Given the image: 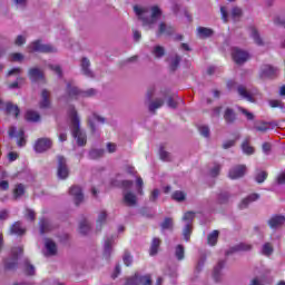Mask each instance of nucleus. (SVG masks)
Wrapping results in <instances>:
<instances>
[{
  "label": "nucleus",
  "mask_w": 285,
  "mask_h": 285,
  "mask_svg": "<svg viewBox=\"0 0 285 285\" xmlns=\"http://www.w3.org/2000/svg\"><path fill=\"white\" fill-rule=\"evenodd\" d=\"M134 12L138 17L139 21H141L144 28H148L149 30L155 28V24L159 19H161V8L159 6L148 7H139L134 6Z\"/></svg>",
  "instance_id": "f257e3e1"
},
{
  "label": "nucleus",
  "mask_w": 285,
  "mask_h": 285,
  "mask_svg": "<svg viewBox=\"0 0 285 285\" xmlns=\"http://www.w3.org/2000/svg\"><path fill=\"white\" fill-rule=\"evenodd\" d=\"M69 118L71 119V132L72 137L77 139L78 146H86L88 139L86 134L81 131L79 116L75 106H70L68 110Z\"/></svg>",
  "instance_id": "f03ea898"
},
{
  "label": "nucleus",
  "mask_w": 285,
  "mask_h": 285,
  "mask_svg": "<svg viewBox=\"0 0 285 285\" xmlns=\"http://www.w3.org/2000/svg\"><path fill=\"white\" fill-rule=\"evenodd\" d=\"M220 17L224 23H228L229 18L232 21L237 22L240 21L242 17H244V11L239 7H233L230 14H228V9L226 7H220Z\"/></svg>",
  "instance_id": "7ed1b4c3"
},
{
  "label": "nucleus",
  "mask_w": 285,
  "mask_h": 285,
  "mask_svg": "<svg viewBox=\"0 0 285 285\" xmlns=\"http://www.w3.org/2000/svg\"><path fill=\"white\" fill-rule=\"evenodd\" d=\"M29 52H40L43 55H51L57 52V49L52 45L42 43L41 40H36L29 45Z\"/></svg>",
  "instance_id": "20e7f679"
},
{
  "label": "nucleus",
  "mask_w": 285,
  "mask_h": 285,
  "mask_svg": "<svg viewBox=\"0 0 285 285\" xmlns=\"http://www.w3.org/2000/svg\"><path fill=\"white\" fill-rule=\"evenodd\" d=\"M12 258L4 261L6 271H16L19 266V255H23V247H13L11 249Z\"/></svg>",
  "instance_id": "39448f33"
},
{
  "label": "nucleus",
  "mask_w": 285,
  "mask_h": 285,
  "mask_svg": "<svg viewBox=\"0 0 285 285\" xmlns=\"http://www.w3.org/2000/svg\"><path fill=\"white\" fill-rule=\"evenodd\" d=\"M232 59L237 63V66H242V63H246V61L250 59V55H248L247 51L234 47L232 49Z\"/></svg>",
  "instance_id": "423d86ee"
},
{
  "label": "nucleus",
  "mask_w": 285,
  "mask_h": 285,
  "mask_svg": "<svg viewBox=\"0 0 285 285\" xmlns=\"http://www.w3.org/2000/svg\"><path fill=\"white\" fill-rule=\"evenodd\" d=\"M153 285V277L150 274H147L145 276H138L135 274L132 277L128 278L125 283V285Z\"/></svg>",
  "instance_id": "0eeeda50"
},
{
  "label": "nucleus",
  "mask_w": 285,
  "mask_h": 285,
  "mask_svg": "<svg viewBox=\"0 0 285 285\" xmlns=\"http://www.w3.org/2000/svg\"><path fill=\"white\" fill-rule=\"evenodd\" d=\"M50 148H52V140L50 138H38L33 146V150L37 153H46Z\"/></svg>",
  "instance_id": "6e6552de"
},
{
  "label": "nucleus",
  "mask_w": 285,
  "mask_h": 285,
  "mask_svg": "<svg viewBox=\"0 0 285 285\" xmlns=\"http://www.w3.org/2000/svg\"><path fill=\"white\" fill-rule=\"evenodd\" d=\"M70 171L68 170V165H66V157L58 156V177L59 179H68Z\"/></svg>",
  "instance_id": "1a4fd4ad"
},
{
  "label": "nucleus",
  "mask_w": 285,
  "mask_h": 285,
  "mask_svg": "<svg viewBox=\"0 0 285 285\" xmlns=\"http://www.w3.org/2000/svg\"><path fill=\"white\" fill-rule=\"evenodd\" d=\"M259 77L261 79H275L277 77V68L271 65H264L261 68Z\"/></svg>",
  "instance_id": "9d476101"
},
{
  "label": "nucleus",
  "mask_w": 285,
  "mask_h": 285,
  "mask_svg": "<svg viewBox=\"0 0 285 285\" xmlns=\"http://www.w3.org/2000/svg\"><path fill=\"white\" fill-rule=\"evenodd\" d=\"M246 175V165H237L229 169V179H242Z\"/></svg>",
  "instance_id": "9b49d317"
},
{
  "label": "nucleus",
  "mask_w": 285,
  "mask_h": 285,
  "mask_svg": "<svg viewBox=\"0 0 285 285\" xmlns=\"http://www.w3.org/2000/svg\"><path fill=\"white\" fill-rule=\"evenodd\" d=\"M253 249V245L250 244H246V243H239L238 245H235L233 247H230L225 255H233V253H246L248 250Z\"/></svg>",
  "instance_id": "f8f14e48"
},
{
  "label": "nucleus",
  "mask_w": 285,
  "mask_h": 285,
  "mask_svg": "<svg viewBox=\"0 0 285 285\" xmlns=\"http://www.w3.org/2000/svg\"><path fill=\"white\" fill-rule=\"evenodd\" d=\"M69 195L73 197L76 206L83 202V190L79 186L70 187Z\"/></svg>",
  "instance_id": "ddd939ff"
},
{
  "label": "nucleus",
  "mask_w": 285,
  "mask_h": 285,
  "mask_svg": "<svg viewBox=\"0 0 285 285\" xmlns=\"http://www.w3.org/2000/svg\"><path fill=\"white\" fill-rule=\"evenodd\" d=\"M29 79L33 83H37V81H46V77L43 76V71L39 68L29 69Z\"/></svg>",
  "instance_id": "4468645a"
},
{
  "label": "nucleus",
  "mask_w": 285,
  "mask_h": 285,
  "mask_svg": "<svg viewBox=\"0 0 285 285\" xmlns=\"http://www.w3.org/2000/svg\"><path fill=\"white\" fill-rule=\"evenodd\" d=\"M67 97L69 99H77V97H82V91L76 86H72V81H69L67 82Z\"/></svg>",
  "instance_id": "2eb2a0df"
},
{
  "label": "nucleus",
  "mask_w": 285,
  "mask_h": 285,
  "mask_svg": "<svg viewBox=\"0 0 285 285\" xmlns=\"http://www.w3.org/2000/svg\"><path fill=\"white\" fill-rule=\"evenodd\" d=\"M285 216L284 215H274L268 220L269 228H279V226H284Z\"/></svg>",
  "instance_id": "dca6fc26"
},
{
  "label": "nucleus",
  "mask_w": 285,
  "mask_h": 285,
  "mask_svg": "<svg viewBox=\"0 0 285 285\" xmlns=\"http://www.w3.org/2000/svg\"><path fill=\"white\" fill-rule=\"evenodd\" d=\"M80 68H81V72H82V75H85V77H89L90 79H92V77H95V73L92 72V70H90V60L88 58L81 59Z\"/></svg>",
  "instance_id": "f3484780"
},
{
  "label": "nucleus",
  "mask_w": 285,
  "mask_h": 285,
  "mask_svg": "<svg viewBox=\"0 0 285 285\" xmlns=\"http://www.w3.org/2000/svg\"><path fill=\"white\" fill-rule=\"evenodd\" d=\"M4 110L7 115H13L16 119H19V115H21V109H19V106L12 104L11 101L6 102Z\"/></svg>",
  "instance_id": "a211bd4d"
},
{
  "label": "nucleus",
  "mask_w": 285,
  "mask_h": 285,
  "mask_svg": "<svg viewBox=\"0 0 285 285\" xmlns=\"http://www.w3.org/2000/svg\"><path fill=\"white\" fill-rule=\"evenodd\" d=\"M226 266L225 261H219L217 265L214 267L213 278L215 282H219L222 279V269Z\"/></svg>",
  "instance_id": "6ab92c4d"
},
{
  "label": "nucleus",
  "mask_w": 285,
  "mask_h": 285,
  "mask_svg": "<svg viewBox=\"0 0 285 285\" xmlns=\"http://www.w3.org/2000/svg\"><path fill=\"white\" fill-rule=\"evenodd\" d=\"M122 200L126 206H137V196L132 191L125 193Z\"/></svg>",
  "instance_id": "aec40b11"
},
{
  "label": "nucleus",
  "mask_w": 285,
  "mask_h": 285,
  "mask_svg": "<svg viewBox=\"0 0 285 285\" xmlns=\"http://www.w3.org/2000/svg\"><path fill=\"white\" fill-rule=\"evenodd\" d=\"M10 234L21 237V235H26V228L21 227V222H16L10 227Z\"/></svg>",
  "instance_id": "412c9836"
},
{
  "label": "nucleus",
  "mask_w": 285,
  "mask_h": 285,
  "mask_svg": "<svg viewBox=\"0 0 285 285\" xmlns=\"http://www.w3.org/2000/svg\"><path fill=\"white\" fill-rule=\"evenodd\" d=\"M242 150L245 155H254L255 154V148L250 146V138L247 137L244 139L242 144Z\"/></svg>",
  "instance_id": "4be33fe9"
},
{
  "label": "nucleus",
  "mask_w": 285,
  "mask_h": 285,
  "mask_svg": "<svg viewBox=\"0 0 285 285\" xmlns=\"http://www.w3.org/2000/svg\"><path fill=\"white\" fill-rule=\"evenodd\" d=\"M159 246H161V239L155 237L151 240V246L149 248V255L153 257L159 253Z\"/></svg>",
  "instance_id": "5701e85b"
},
{
  "label": "nucleus",
  "mask_w": 285,
  "mask_h": 285,
  "mask_svg": "<svg viewBox=\"0 0 285 285\" xmlns=\"http://www.w3.org/2000/svg\"><path fill=\"white\" fill-rule=\"evenodd\" d=\"M42 100L40 101V108H50V91L43 89L41 92Z\"/></svg>",
  "instance_id": "b1692460"
},
{
  "label": "nucleus",
  "mask_w": 285,
  "mask_h": 285,
  "mask_svg": "<svg viewBox=\"0 0 285 285\" xmlns=\"http://www.w3.org/2000/svg\"><path fill=\"white\" fill-rule=\"evenodd\" d=\"M39 226L41 235H46V233H50V230H52V225L46 218L40 219Z\"/></svg>",
  "instance_id": "393cba45"
},
{
  "label": "nucleus",
  "mask_w": 285,
  "mask_h": 285,
  "mask_svg": "<svg viewBox=\"0 0 285 285\" xmlns=\"http://www.w3.org/2000/svg\"><path fill=\"white\" fill-rule=\"evenodd\" d=\"M48 255H57V244L52 239L47 238L45 243Z\"/></svg>",
  "instance_id": "a878e982"
},
{
  "label": "nucleus",
  "mask_w": 285,
  "mask_h": 285,
  "mask_svg": "<svg viewBox=\"0 0 285 285\" xmlns=\"http://www.w3.org/2000/svg\"><path fill=\"white\" fill-rule=\"evenodd\" d=\"M257 199H259V194H250L242 200L239 208H248V204L252 202H257Z\"/></svg>",
  "instance_id": "bb28decb"
},
{
  "label": "nucleus",
  "mask_w": 285,
  "mask_h": 285,
  "mask_svg": "<svg viewBox=\"0 0 285 285\" xmlns=\"http://www.w3.org/2000/svg\"><path fill=\"white\" fill-rule=\"evenodd\" d=\"M237 92L240 97H243V99H246L247 101H250L252 104L255 101V99L253 98V96L250 95V92H248V90H246V87L244 86H238L237 88Z\"/></svg>",
  "instance_id": "cd10ccee"
},
{
  "label": "nucleus",
  "mask_w": 285,
  "mask_h": 285,
  "mask_svg": "<svg viewBox=\"0 0 285 285\" xmlns=\"http://www.w3.org/2000/svg\"><path fill=\"white\" fill-rule=\"evenodd\" d=\"M24 118H26V121L37 122L41 119V116L39 115V112L35 110H27Z\"/></svg>",
  "instance_id": "c85d7f7f"
},
{
  "label": "nucleus",
  "mask_w": 285,
  "mask_h": 285,
  "mask_svg": "<svg viewBox=\"0 0 285 285\" xmlns=\"http://www.w3.org/2000/svg\"><path fill=\"white\" fill-rule=\"evenodd\" d=\"M224 119L226 124H235V119H237V117L235 116V110H233L232 108H227L224 114Z\"/></svg>",
  "instance_id": "c756f323"
},
{
  "label": "nucleus",
  "mask_w": 285,
  "mask_h": 285,
  "mask_svg": "<svg viewBox=\"0 0 285 285\" xmlns=\"http://www.w3.org/2000/svg\"><path fill=\"white\" fill-rule=\"evenodd\" d=\"M197 37H213L215 31L212 28L198 27L197 28Z\"/></svg>",
  "instance_id": "7c9ffc66"
},
{
  "label": "nucleus",
  "mask_w": 285,
  "mask_h": 285,
  "mask_svg": "<svg viewBox=\"0 0 285 285\" xmlns=\"http://www.w3.org/2000/svg\"><path fill=\"white\" fill-rule=\"evenodd\" d=\"M217 239H219V230L215 229L207 236V244L209 246H217Z\"/></svg>",
  "instance_id": "2f4dec72"
},
{
  "label": "nucleus",
  "mask_w": 285,
  "mask_h": 285,
  "mask_svg": "<svg viewBox=\"0 0 285 285\" xmlns=\"http://www.w3.org/2000/svg\"><path fill=\"white\" fill-rule=\"evenodd\" d=\"M90 223H88V220L82 219L79 224V234L80 235H88V233H90Z\"/></svg>",
  "instance_id": "473e14b6"
},
{
  "label": "nucleus",
  "mask_w": 285,
  "mask_h": 285,
  "mask_svg": "<svg viewBox=\"0 0 285 285\" xmlns=\"http://www.w3.org/2000/svg\"><path fill=\"white\" fill-rule=\"evenodd\" d=\"M107 217H108V214L106 213V210L100 212L97 219V224H96L97 230H101L104 224H106Z\"/></svg>",
  "instance_id": "72a5a7b5"
},
{
  "label": "nucleus",
  "mask_w": 285,
  "mask_h": 285,
  "mask_svg": "<svg viewBox=\"0 0 285 285\" xmlns=\"http://www.w3.org/2000/svg\"><path fill=\"white\" fill-rule=\"evenodd\" d=\"M164 106V99H156L149 104V112H156L158 108H161Z\"/></svg>",
  "instance_id": "f704fd0d"
},
{
  "label": "nucleus",
  "mask_w": 285,
  "mask_h": 285,
  "mask_svg": "<svg viewBox=\"0 0 285 285\" xmlns=\"http://www.w3.org/2000/svg\"><path fill=\"white\" fill-rule=\"evenodd\" d=\"M23 195H26V186H23V184L16 185V188L13 189L14 198L18 199V197H21Z\"/></svg>",
  "instance_id": "c9c22d12"
},
{
  "label": "nucleus",
  "mask_w": 285,
  "mask_h": 285,
  "mask_svg": "<svg viewBox=\"0 0 285 285\" xmlns=\"http://www.w3.org/2000/svg\"><path fill=\"white\" fill-rule=\"evenodd\" d=\"M111 253H112V238H107L105 242L104 255L105 257H110Z\"/></svg>",
  "instance_id": "e433bc0d"
},
{
  "label": "nucleus",
  "mask_w": 285,
  "mask_h": 285,
  "mask_svg": "<svg viewBox=\"0 0 285 285\" xmlns=\"http://www.w3.org/2000/svg\"><path fill=\"white\" fill-rule=\"evenodd\" d=\"M171 199H174V202H184L186 199V193L176 190L173 193Z\"/></svg>",
  "instance_id": "4c0bfd02"
},
{
  "label": "nucleus",
  "mask_w": 285,
  "mask_h": 285,
  "mask_svg": "<svg viewBox=\"0 0 285 285\" xmlns=\"http://www.w3.org/2000/svg\"><path fill=\"white\" fill-rule=\"evenodd\" d=\"M17 145L19 146V148H23V146H26V131H23V129H20L18 131Z\"/></svg>",
  "instance_id": "58836bf2"
},
{
  "label": "nucleus",
  "mask_w": 285,
  "mask_h": 285,
  "mask_svg": "<svg viewBox=\"0 0 285 285\" xmlns=\"http://www.w3.org/2000/svg\"><path fill=\"white\" fill-rule=\"evenodd\" d=\"M160 228H163V230H173V218L166 217L160 224Z\"/></svg>",
  "instance_id": "ea45409f"
},
{
  "label": "nucleus",
  "mask_w": 285,
  "mask_h": 285,
  "mask_svg": "<svg viewBox=\"0 0 285 285\" xmlns=\"http://www.w3.org/2000/svg\"><path fill=\"white\" fill-rule=\"evenodd\" d=\"M180 61H181V57L176 55L174 60L171 61V63L169 66L170 72H175V70H177V68H179Z\"/></svg>",
  "instance_id": "a19ab883"
},
{
  "label": "nucleus",
  "mask_w": 285,
  "mask_h": 285,
  "mask_svg": "<svg viewBox=\"0 0 285 285\" xmlns=\"http://www.w3.org/2000/svg\"><path fill=\"white\" fill-rule=\"evenodd\" d=\"M175 256L178 259V262H181V259H184V257H185L184 245H177L176 246Z\"/></svg>",
  "instance_id": "79ce46f5"
},
{
  "label": "nucleus",
  "mask_w": 285,
  "mask_h": 285,
  "mask_svg": "<svg viewBox=\"0 0 285 285\" xmlns=\"http://www.w3.org/2000/svg\"><path fill=\"white\" fill-rule=\"evenodd\" d=\"M173 27H168L165 24V22H160L159 24V32L160 35H173Z\"/></svg>",
  "instance_id": "37998d69"
},
{
  "label": "nucleus",
  "mask_w": 285,
  "mask_h": 285,
  "mask_svg": "<svg viewBox=\"0 0 285 285\" xmlns=\"http://www.w3.org/2000/svg\"><path fill=\"white\" fill-rule=\"evenodd\" d=\"M193 233V225L187 224L184 228L183 235H184V239L185 242H190V235Z\"/></svg>",
  "instance_id": "c03bdc74"
},
{
  "label": "nucleus",
  "mask_w": 285,
  "mask_h": 285,
  "mask_svg": "<svg viewBox=\"0 0 285 285\" xmlns=\"http://www.w3.org/2000/svg\"><path fill=\"white\" fill-rule=\"evenodd\" d=\"M90 159H99L104 157V149H92L89 151Z\"/></svg>",
  "instance_id": "a18cd8bd"
},
{
  "label": "nucleus",
  "mask_w": 285,
  "mask_h": 285,
  "mask_svg": "<svg viewBox=\"0 0 285 285\" xmlns=\"http://www.w3.org/2000/svg\"><path fill=\"white\" fill-rule=\"evenodd\" d=\"M153 52L157 59H161L166 55V50L161 46H156Z\"/></svg>",
  "instance_id": "49530a36"
},
{
  "label": "nucleus",
  "mask_w": 285,
  "mask_h": 285,
  "mask_svg": "<svg viewBox=\"0 0 285 285\" xmlns=\"http://www.w3.org/2000/svg\"><path fill=\"white\" fill-rule=\"evenodd\" d=\"M24 273L29 276L35 275V266L28 261L24 262Z\"/></svg>",
  "instance_id": "de8ad7c7"
},
{
  "label": "nucleus",
  "mask_w": 285,
  "mask_h": 285,
  "mask_svg": "<svg viewBox=\"0 0 285 285\" xmlns=\"http://www.w3.org/2000/svg\"><path fill=\"white\" fill-rule=\"evenodd\" d=\"M122 262L125 266H132V255H130V252L128 250L125 252Z\"/></svg>",
  "instance_id": "09e8293b"
},
{
  "label": "nucleus",
  "mask_w": 285,
  "mask_h": 285,
  "mask_svg": "<svg viewBox=\"0 0 285 285\" xmlns=\"http://www.w3.org/2000/svg\"><path fill=\"white\" fill-rule=\"evenodd\" d=\"M267 178H268V173L266 171H259L255 177L257 184H264V181H266Z\"/></svg>",
  "instance_id": "8fccbe9b"
},
{
  "label": "nucleus",
  "mask_w": 285,
  "mask_h": 285,
  "mask_svg": "<svg viewBox=\"0 0 285 285\" xmlns=\"http://www.w3.org/2000/svg\"><path fill=\"white\" fill-rule=\"evenodd\" d=\"M262 253L263 255H266V257H271V255H273V245H271V243H266L263 246Z\"/></svg>",
  "instance_id": "3c124183"
},
{
  "label": "nucleus",
  "mask_w": 285,
  "mask_h": 285,
  "mask_svg": "<svg viewBox=\"0 0 285 285\" xmlns=\"http://www.w3.org/2000/svg\"><path fill=\"white\" fill-rule=\"evenodd\" d=\"M271 122L263 121L261 125L256 126L255 129L258 132H266L271 127Z\"/></svg>",
  "instance_id": "603ef678"
},
{
  "label": "nucleus",
  "mask_w": 285,
  "mask_h": 285,
  "mask_svg": "<svg viewBox=\"0 0 285 285\" xmlns=\"http://www.w3.org/2000/svg\"><path fill=\"white\" fill-rule=\"evenodd\" d=\"M159 157L163 161H170V154L164 150V147H160L159 149Z\"/></svg>",
  "instance_id": "864d4df0"
},
{
  "label": "nucleus",
  "mask_w": 285,
  "mask_h": 285,
  "mask_svg": "<svg viewBox=\"0 0 285 285\" xmlns=\"http://www.w3.org/2000/svg\"><path fill=\"white\" fill-rule=\"evenodd\" d=\"M228 199H230V195H228L226 191H223L218 195L219 204H228Z\"/></svg>",
  "instance_id": "5fc2aeb1"
},
{
  "label": "nucleus",
  "mask_w": 285,
  "mask_h": 285,
  "mask_svg": "<svg viewBox=\"0 0 285 285\" xmlns=\"http://www.w3.org/2000/svg\"><path fill=\"white\" fill-rule=\"evenodd\" d=\"M222 170V166L219 164H216L214 168L210 169V176L217 177L219 175V171Z\"/></svg>",
  "instance_id": "6e6d98bb"
},
{
  "label": "nucleus",
  "mask_w": 285,
  "mask_h": 285,
  "mask_svg": "<svg viewBox=\"0 0 285 285\" xmlns=\"http://www.w3.org/2000/svg\"><path fill=\"white\" fill-rule=\"evenodd\" d=\"M27 219H29V222H35L37 215L35 214V210L32 209H26V215Z\"/></svg>",
  "instance_id": "4d7b16f0"
},
{
  "label": "nucleus",
  "mask_w": 285,
  "mask_h": 285,
  "mask_svg": "<svg viewBox=\"0 0 285 285\" xmlns=\"http://www.w3.org/2000/svg\"><path fill=\"white\" fill-rule=\"evenodd\" d=\"M199 132L203 137H209L210 136V129L207 126L199 127Z\"/></svg>",
  "instance_id": "13d9d810"
},
{
  "label": "nucleus",
  "mask_w": 285,
  "mask_h": 285,
  "mask_svg": "<svg viewBox=\"0 0 285 285\" xmlns=\"http://www.w3.org/2000/svg\"><path fill=\"white\" fill-rule=\"evenodd\" d=\"M193 219H195V213L193 212H187L183 216L184 222H193Z\"/></svg>",
  "instance_id": "bf43d9fd"
},
{
  "label": "nucleus",
  "mask_w": 285,
  "mask_h": 285,
  "mask_svg": "<svg viewBox=\"0 0 285 285\" xmlns=\"http://www.w3.org/2000/svg\"><path fill=\"white\" fill-rule=\"evenodd\" d=\"M136 184L138 186V193L139 195H144V179L141 177H138L136 180Z\"/></svg>",
  "instance_id": "052dcab7"
},
{
  "label": "nucleus",
  "mask_w": 285,
  "mask_h": 285,
  "mask_svg": "<svg viewBox=\"0 0 285 285\" xmlns=\"http://www.w3.org/2000/svg\"><path fill=\"white\" fill-rule=\"evenodd\" d=\"M50 70H53V72H56V75H58V77H61L62 71H61V67L59 65H49Z\"/></svg>",
  "instance_id": "680f3d73"
},
{
  "label": "nucleus",
  "mask_w": 285,
  "mask_h": 285,
  "mask_svg": "<svg viewBox=\"0 0 285 285\" xmlns=\"http://www.w3.org/2000/svg\"><path fill=\"white\" fill-rule=\"evenodd\" d=\"M239 110H240V112H243V115L246 116V118H247L249 121H253V119H255V116H254L250 111H248V110H246V109H244V108H239Z\"/></svg>",
  "instance_id": "e2e57ef3"
},
{
  "label": "nucleus",
  "mask_w": 285,
  "mask_h": 285,
  "mask_svg": "<svg viewBox=\"0 0 285 285\" xmlns=\"http://www.w3.org/2000/svg\"><path fill=\"white\" fill-rule=\"evenodd\" d=\"M12 75H21V67L12 68L7 73L8 77H12Z\"/></svg>",
  "instance_id": "0e129e2a"
},
{
  "label": "nucleus",
  "mask_w": 285,
  "mask_h": 285,
  "mask_svg": "<svg viewBox=\"0 0 285 285\" xmlns=\"http://www.w3.org/2000/svg\"><path fill=\"white\" fill-rule=\"evenodd\" d=\"M11 61H23V56L20 52L11 53Z\"/></svg>",
  "instance_id": "69168bd1"
},
{
  "label": "nucleus",
  "mask_w": 285,
  "mask_h": 285,
  "mask_svg": "<svg viewBox=\"0 0 285 285\" xmlns=\"http://www.w3.org/2000/svg\"><path fill=\"white\" fill-rule=\"evenodd\" d=\"M95 95H97V90L92 88L86 91H82V97H95Z\"/></svg>",
  "instance_id": "338daca9"
},
{
  "label": "nucleus",
  "mask_w": 285,
  "mask_h": 285,
  "mask_svg": "<svg viewBox=\"0 0 285 285\" xmlns=\"http://www.w3.org/2000/svg\"><path fill=\"white\" fill-rule=\"evenodd\" d=\"M235 141H236V140H227V141H225V142L223 144V148H224L225 150H228V148H233V146H235Z\"/></svg>",
  "instance_id": "774afa93"
}]
</instances>
